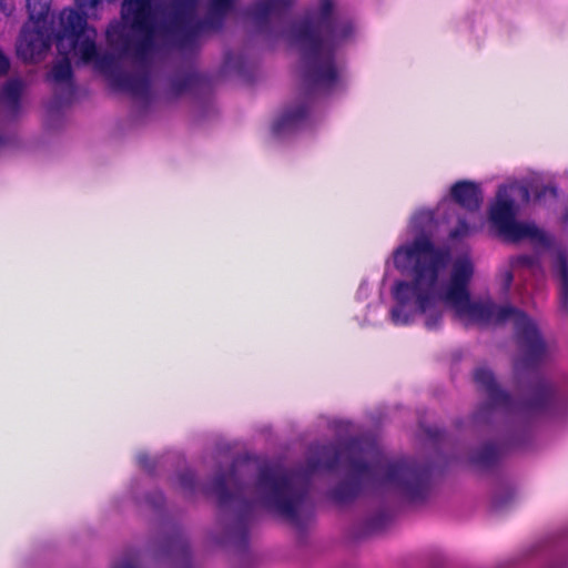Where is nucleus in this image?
Returning <instances> with one entry per match:
<instances>
[{"label": "nucleus", "instance_id": "1", "mask_svg": "<svg viewBox=\"0 0 568 568\" xmlns=\"http://www.w3.org/2000/svg\"><path fill=\"white\" fill-rule=\"evenodd\" d=\"M483 204L479 183L460 180L452 184L435 210L418 209L386 256L382 284L388 285L392 305L389 321L396 326L420 324L428 331L443 327L452 313L466 325L511 322L530 361H539L547 346L535 322L510 305L499 306L489 298L473 300L469 285L475 265L469 254L452 261L433 236L439 225L458 243L478 233L481 225L473 214Z\"/></svg>", "mask_w": 568, "mask_h": 568}, {"label": "nucleus", "instance_id": "2", "mask_svg": "<svg viewBox=\"0 0 568 568\" xmlns=\"http://www.w3.org/2000/svg\"><path fill=\"white\" fill-rule=\"evenodd\" d=\"M344 470L347 479L333 491L345 503L361 491L373 490L416 500L429 485L430 470L410 458L387 457L376 442L363 438L347 444L314 446L304 468H288L278 462L258 463L237 458L229 474L215 478L207 493L223 506L263 508L297 524L311 509L308 497L313 475Z\"/></svg>", "mask_w": 568, "mask_h": 568}, {"label": "nucleus", "instance_id": "3", "mask_svg": "<svg viewBox=\"0 0 568 568\" xmlns=\"http://www.w3.org/2000/svg\"><path fill=\"white\" fill-rule=\"evenodd\" d=\"M101 1L74 0L82 13L73 8L60 12L54 38L61 59L53 64L49 79L72 92L70 57H73L83 64H92L114 90L141 98L150 91L149 75L124 72L119 68V59H132L146 65L153 59L159 41H171L181 48L192 47L204 34L221 28L234 2L210 0L207 16L200 19V0H172L170 12L161 0H124L122 21L110 23L106 30V41L113 54L98 51L97 31L87 24V19L93 16Z\"/></svg>", "mask_w": 568, "mask_h": 568}, {"label": "nucleus", "instance_id": "4", "mask_svg": "<svg viewBox=\"0 0 568 568\" xmlns=\"http://www.w3.org/2000/svg\"><path fill=\"white\" fill-rule=\"evenodd\" d=\"M294 0H257L250 10L254 22L263 30L278 32L300 50L308 94L286 106L274 120V136L284 139L313 122L314 97L333 94L347 83L341 45L349 40L356 26L335 11L331 0H321L318 8L304 20L286 27Z\"/></svg>", "mask_w": 568, "mask_h": 568}, {"label": "nucleus", "instance_id": "5", "mask_svg": "<svg viewBox=\"0 0 568 568\" xmlns=\"http://www.w3.org/2000/svg\"><path fill=\"white\" fill-rule=\"evenodd\" d=\"M530 194L527 185L518 180L501 183L488 202L486 223L491 233L509 242L529 240L536 250L549 252L554 258V272L560 280V302L568 308V258L555 247V237L534 222L520 221L518 215Z\"/></svg>", "mask_w": 568, "mask_h": 568}, {"label": "nucleus", "instance_id": "6", "mask_svg": "<svg viewBox=\"0 0 568 568\" xmlns=\"http://www.w3.org/2000/svg\"><path fill=\"white\" fill-rule=\"evenodd\" d=\"M474 378L478 386L486 392L493 410L506 414L544 412L548 410L556 400L555 390L548 386L538 389L534 398L528 402L516 400L498 387L491 371L487 367L476 368Z\"/></svg>", "mask_w": 568, "mask_h": 568}, {"label": "nucleus", "instance_id": "7", "mask_svg": "<svg viewBox=\"0 0 568 568\" xmlns=\"http://www.w3.org/2000/svg\"><path fill=\"white\" fill-rule=\"evenodd\" d=\"M51 3L52 0H27L30 21L23 27L17 44V53L24 61L41 60L55 40L47 27Z\"/></svg>", "mask_w": 568, "mask_h": 568}, {"label": "nucleus", "instance_id": "8", "mask_svg": "<svg viewBox=\"0 0 568 568\" xmlns=\"http://www.w3.org/2000/svg\"><path fill=\"white\" fill-rule=\"evenodd\" d=\"M372 293L373 285L367 280H363L355 294V320L362 326L374 324L378 317L381 302L378 300L368 301Z\"/></svg>", "mask_w": 568, "mask_h": 568}, {"label": "nucleus", "instance_id": "9", "mask_svg": "<svg viewBox=\"0 0 568 568\" xmlns=\"http://www.w3.org/2000/svg\"><path fill=\"white\" fill-rule=\"evenodd\" d=\"M24 84L20 79L7 81L0 91V110L9 115H17L21 108Z\"/></svg>", "mask_w": 568, "mask_h": 568}, {"label": "nucleus", "instance_id": "10", "mask_svg": "<svg viewBox=\"0 0 568 568\" xmlns=\"http://www.w3.org/2000/svg\"><path fill=\"white\" fill-rule=\"evenodd\" d=\"M538 268L539 264L532 256L523 254L510 257L508 267L503 270L499 274L503 290L507 292L510 288L514 281V272L525 270L529 273H535Z\"/></svg>", "mask_w": 568, "mask_h": 568}, {"label": "nucleus", "instance_id": "11", "mask_svg": "<svg viewBox=\"0 0 568 568\" xmlns=\"http://www.w3.org/2000/svg\"><path fill=\"white\" fill-rule=\"evenodd\" d=\"M178 486L184 493H193L196 488L195 476L192 471H186L178 477Z\"/></svg>", "mask_w": 568, "mask_h": 568}, {"label": "nucleus", "instance_id": "12", "mask_svg": "<svg viewBox=\"0 0 568 568\" xmlns=\"http://www.w3.org/2000/svg\"><path fill=\"white\" fill-rule=\"evenodd\" d=\"M498 456V449L495 446H487L485 447L483 454L478 458V463H481L484 465H490L493 464Z\"/></svg>", "mask_w": 568, "mask_h": 568}, {"label": "nucleus", "instance_id": "13", "mask_svg": "<svg viewBox=\"0 0 568 568\" xmlns=\"http://www.w3.org/2000/svg\"><path fill=\"white\" fill-rule=\"evenodd\" d=\"M139 465L144 469H151V458L145 454L141 453L136 457Z\"/></svg>", "mask_w": 568, "mask_h": 568}, {"label": "nucleus", "instance_id": "14", "mask_svg": "<svg viewBox=\"0 0 568 568\" xmlns=\"http://www.w3.org/2000/svg\"><path fill=\"white\" fill-rule=\"evenodd\" d=\"M10 68V61L2 52H0V77L7 74Z\"/></svg>", "mask_w": 568, "mask_h": 568}, {"label": "nucleus", "instance_id": "15", "mask_svg": "<svg viewBox=\"0 0 568 568\" xmlns=\"http://www.w3.org/2000/svg\"><path fill=\"white\" fill-rule=\"evenodd\" d=\"M560 220H561L562 224L568 229V206L566 207V210L561 214Z\"/></svg>", "mask_w": 568, "mask_h": 568}, {"label": "nucleus", "instance_id": "16", "mask_svg": "<svg viewBox=\"0 0 568 568\" xmlns=\"http://www.w3.org/2000/svg\"><path fill=\"white\" fill-rule=\"evenodd\" d=\"M116 568H136L131 561H125Z\"/></svg>", "mask_w": 568, "mask_h": 568}, {"label": "nucleus", "instance_id": "17", "mask_svg": "<svg viewBox=\"0 0 568 568\" xmlns=\"http://www.w3.org/2000/svg\"><path fill=\"white\" fill-rule=\"evenodd\" d=\"M544 193H550V195L556 196V189L552 186L545 187Z\"/></svg>", "mask_w": 568, "mask_h": 568}]
</instances>
